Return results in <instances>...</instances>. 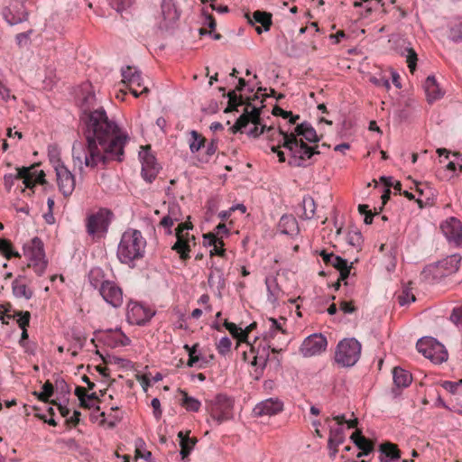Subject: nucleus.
Instances as JSON below:
<instances>
[{
	"mask_svg": "<svg viewBox=\"0 0 462 462\" xmlns=\"http://www.w3.org/2000/svg\"><path fill=\"white\" fill-rule=\"evenodd\" d=\"M86 142L77 141L72 146V159L79 171L83 165L95 168L111 161L122 162L128 135L110 120L103 108L83 113Z\"/></svg>",
	"mask_w": 462,
	"mask_h": 462,
	"instance_id": "f257e3e1",
	"label": "nucleus"
},
{
	"mask_svg": "<svg viewBox=\"0 0 462 462\" xmlns=\"http://www.w3.org/2000/svg\"><path fill=\"white\" fill-rule=\"evenodd\" d=\"M278 135L282 137L283 148L291 152L288 163L292 167H305L308 160L319 153L318 145L310 146L304 142L317 143L319 140L316 130L309 123L297 125L291 133L279 128Z\"/></svg>",
	"mask_w": 462,
	"mask_h": 462,
	"instance_id": "f03ea898",
	"label": "nucleus"
},
{
	"mask_svg": "<svg viewBox=\"0 0 462 462\" xmlns=\"http://www.w3.org/2000/svg\"><path fill=\"white\" fill-rule=\"evenodd\" d=\"M146 241L142 233L136 229H127L122 235L117 257L122 263L130 265L135 260L143 258Z\"/></svg>",
	"mask_w": 462,
	"mask_h": 462,
	"instance_id": "7ed1b4c3",
	"label": "nucleus"
},
{
	"mask_svg": "<svg viewBox=\"0 0 462 462\" xmlns=\"http://www.w3.org/2000/svg\"><path fill=\"white\" fill-rule=\"evenodd\" d=\"M261 118H260V109L255 106H252L251 103H246V107L245 112L239 116L236 120V124L231 127L232 133L236 134L237 132H243V129L245 128L249 123L253 124V127L248 130V134L253 137H258L264 132L267 134V137L270 139H274V134H278V131H276L273 126L266 127L265 125H261Z\"/></svg>",
	"mask_w": 462,
	"mask_h": 462,
	"instance_id": "20e7f679",
	"label": "nucleus"
},
{
	"mask_svg": "<svg viewBox=\"0 0 462 462\" xmlns=\"http://www.w3.org/2000/svg\"><path fill=\"white\" fill-rule=\"evenodd\" d=\"M461 255L451 254L434 264L427 266L424 271L426 280L430 283H439L445 278L456 273L461 263Z\"/></svg>",
	"mask_w": 462,
	"mask_h": 462,
	"instance_id": "39448f33",
	"label": "nucleus"
},
{
	"mask_svg": "<svg viewBox=\"0 0 462 462\" xmlns=\"http://www.w3.org/2000/svg\"><path fill=\"white\" fill-rule=\"evenodd\" d=\"M193 228V225L189 221L180 223L175 229L176 242L171 246L182 261H187L190 258L189 252L191 246L196 245V238L194 235L189 234V230Z\"/></svg>",
	"mask_w": 462,
	"mask_h": 462,
	"instance_id": "423d86ee",
	"label": "nucleus"
},
{
	"mask_svg": "<svg viewBox=\"0 0 462 462\" xmlns=\"http://www.w3.org/2000/svg\"><path fill=\"white\" fill-rule=\"evenodd\" d=\"M416 347L420 353L434 364H442L448 360V354L445 346L434 337H425L420 338Z\"/></svg>",
	"mask_w": 462,
	"mask_h": 462,
	"instance_id": "0eeeda50",
	"label": "nucleus"
},
{
	"mask_svg": "<svg viewBox=\"0 0 462 462\" xmlns=\"http://www.w3.org/2000/svg\"><path fill=\"white\" fill-rule=\"evenodd\" d=\"M361 345L355 338L343 339L337 346L335 360L342 366H352L359 359Z\"/></svg>",
	"mask_w": 462,
	"mask_h": 462,
	"instance_id": "6e6552de",
	"label": "nucleus"
},
{
	"mask_svg": "<svg viewBox=\"0 0 462 462\" xmlns=\"http://www.w3.org/2000/svg\"><path fill=\"white\" fill-rule=\"evenodd\" d=\"M113 213L107 208H99L97 212L88 215L86 222L87 232L89 236L102 237L108 229Z\"/></svg>",
	"mask_w": 462,
	"mask_h": 462,
	"instance_id": "1a4fd4ad",
	"label": "nucleus"
},
{
	"mask_svg": "<svg viewBox=\"0 0 462 462\" xmlns=\"http://www.w3.org/2000/svg\"><path fill=\"white\" fill-rule=\"evenodd\" d=\"M24 250L25 255L29 258L28 267L32 268L38 275H42L47 266L42 240L38 237L32 238L31 242L25 245Z\"/></svg>",
	"mask_w": 462,
	"mask_h": 462,
	"instance_id": "9d476101",
	"label": "nucleus"
},
{
	"mask_svg": "<svg viewBox=\"0 0 462 462\" xmlns=\"http://www.w3.org/2000/svg\"><path fill=\"white\" fill-rule=\"evenodd\" d=\"M208 412L212 420L218 425L233 418V401L219 394L208 406Z\"/></svg>",
	"mask_w": 462,
	"mask_h": 462,
	"instance_id": "9b49d317",
	"label": "nucleus"
},
{
	"mask_svg": "<svg viewBox=\"0 0 462 462\" xmlns=\"http://www.w3.org/2000/svg\"><path fill=\"white\" fill-rule=\"evenodd\" d=\"M122 83L126 86L135 97L149 92V88L143 86L141 71L135 67L127 66L122 69Z\"/></svg>",
	"mask_w": 462,
	"mask_h": 462,
	"instance_id": "f8f14e48",
	"label": "nucleus"
},
{
	"mask_svg": "<svg viewBox=\"0 0 462 462\" xmlns=\"http://www.w3.org/2000/svg\"><path fill=\"white\" fill-rule=\"evenodd\" d=\"M54 169L60 191L64 197H69L75 189V176L60 160L56 161Z\"/></svg>",
	"mask_w": 462,
	"mask_h": 462,
	"instance_id": "ddd939ff",
	"label": "nucleus"
},
{
	"mask_svg": "<svg viewBox=\"0 0 462 462\" xmlns=\"http://www.w3.org/2000/svg\"><path fill=\"white\" fill-rule=\"evenodd\" d=\"M0 14L8 26H15L28 19V13L23 5L17 2H9L5 5Z\"/></svg>",
	"mask_w": 462,
	"mask_h": 462,
	"instance_id": "4468645a",
	"label": "nucleus"
},
{
	"mask_svg": "<svg viewBox=\"0 0 462 462\" xmlns=\"http://www.w3.org/2000/svg\"><path fill=\"white\" fill-rule=\"evenodd\" d=\"M319 255L322 257V260L326 264L331 265L339 271V278L334 285L335 289L338 290L340 287V282L346 281L348 278L350 270L352 268V263L349 264L346 259L335 255L333 253H328L325 250H322L319 253Z\"/></svg>",
	"mask_w": 462,
	"mask_h": 462,
	"instance_id": "2eb2a0df",
	"label": "nucleus"
},
{
	"mask_svg": "<svg viewBox=\"0 0 462 462\" xmlns=\"http://www.w3.org/2000/svg\"><path fill=\"white\" fill-rule=\"evenodd\" d=\"M440 229L449 244L462 246V224L457 217H451L443 221Z\"/></svg>",
	"mask_w": 462,
	"mask_h": 462,
	"instance_id": "dca6fc26",
	"label": "nucleus"
},
{
	"mask_svg": "<svg viewBox=\"0 0 462 462\" xmlns=\"http://www.w3.org/2000/svg\"><path fill=\"white\" fill-rule=\"evenodd\" d=\"M390 42H393L394 50L402 56L406 57V61L408 63V67L411 73L416 69L417 65V53L411 47V42H407L403 38L394 37L393 36L390 40Z\"/></svg>",
	"mask_w": 462,
	"mask_h": 462,
	"instance_id": "f3484780",
	"label": "nucleus"
},
{
	"mask_svg": "<svg viewBox=\"0 0 462 462\" xmlns=\"http://www.w3.org/2000/svg\"><path fill=\"white\" fill-rule=\"evenodd\" d=\"M99 294L104 300L114 308H118L123 304L122 289L114 282L102 283Z\"/></svg>",
	"mask_w": 462,
	"mask_h": 462,
	"instance_id": "a211bd4d",
	"label": "nucleus"
},
{
	"mask_svg": "<svg viewBox=\"0 0 462 462\" xmlns=\"http://www.w3.org/2000/svg\"><path fill=\"white\" fill-rule=\"evenodd\" d=\"M142 160V175L143 179L152 182L159 172V165L155 157L150 152V146H146L143 152L140 153Z\"/></svg>",
	"mask_w": 462,
	"mask_h": 462,
	"instance_id": "6ab92c4d",
	"label": "nucleus"
},
{
	"mask_svg": "<svg viewBox=\"0 0 462 462\" xmlns=\"http://www.w3.org/2000/svg\"><path fill=\"white\" fill-rule=\"evenodd\" d=\"M327 339L322 335L314 334L308 337L300 346V352L304 356H312L325 351Z\"/></svg>",
	"mask_w": 462,
	"mask_h": 462,
	"instance_id": "aec40b11",
	"label": "nucleus"
},
{
	"mask_svg": "<svg viewBox=\"0 0 462 462\" xmlns=\"http://www.w3.org/2000/svg\"><path fill=\"white\" fill-rule=\"evenodd\" d=\"M18 177L23 179V184L28 189L33 188L36 184L46 183L44 171H37L34 166L18 168Z\"/></svg>",
	"mask_w": 462,
	"mask_h": 462,
	"instance_id": "412c9836",
	"label": "nucleus"
},
{
	"mask_svg": "<svg viewBox=\"0 0 462 462\" xmlns=\"http://www.w3.org/2000/svg\"><path fill=\"white\" fill-rule=\"evenodd\" d=\"M167 214L162 218L160 225L166 229L167 235H171V226L182 219L180 206L176 202H170Z\"/></svg>",
	"mask_w": 462,
	"mask_h": 462,
	"instance_id": "4be33fe9",
	"label": "nucleus"
},
{
	"mask_svg": "<svg viewBox=\"0 0 462 462\" xmlns=\"http://www.w3.org/2000/svg\"><path fill=\"white\" fill-rule=\"evenodd\" d=\"M152 317V313L140 303L134 302L128 306L127 318L131 323L143 325Z\"/></svg>",
	"mask_w": 462,
	"mask_h": 462,
	"instance_id": "5701e85b",
	"label": "nucleus"
},
{
	"mask_svg": "<svg viewBox=\"0 0 462 462\" xmlns=\"http://www.w3.org/2000/svg\"><path fill=\"white\" fill-rule=\"evenodd\" d=\"M283 410V403L278 399H267L258 403L254 409V412L257 416H273L280 413Z\"/></svg>",
	"mask_w": 462,
	"mask_h": 462,
	"instance_id": "b1692460",
	"label": "nucleus"
},
{
	"mask_svg": "<svg viewBox=\"0 0 462 462\" xmlns=\"http://www.w3.org/2000/svg\"><path fill=\"white\" fill-rule=\"evenodd\" d=\"M423 88L429 103H433L434 101L441 98L444 95V92L439 86L436 78L432 75L429 76L425 79Z\"/></svg>",
	"mask_w": 462,
	"mask_h": 462,
	"instance_id": "393cba45",
	"label": "nucleus"
},
{
	"mask_svg": "<svg viewBox=\"0 0 462 462\" xmlns=\"http://www.w3.org/2000/svg\"><path fill=\"white\" fill-rule=\"evenodd\" d=\"M377 451L380 453V462H393L401 457V452L397 445L391 442L380 444Z\"/></svg>",
	"mask_w": 462,
	"mask_h": 462,
	"instance_id": "a878e982",
	"label": "nucleus"
},
{
	"mask_svg": "<svg viewBox=\"0 0 462 462\" xmlns=\"http://www.w3.org/2000/svg\"><path fill=\"white\" fill-rule=\"evenodd\" d=\"M162 14L166 26L174 23L180 18V12L177 9L174 0H162Z\"/></svg>",
	"mask_w": 462,
	"mask_h": 462,
	"instance_id": "bb28decb",
	"label": "nucleus"
},
{
	"mask_svg": "<svg viewBox=\"0 0 462 462\" xmlns=\"http://www.w3.org/2000/svg\"><path fill=\"white\" fill-rule=\"evenodd\" d=\"M205 244L213 246L210 250V256L217 255L220 257L226 256V250L224 249V242L213 233L204 235Z\"/></svg>",
	"mask_w": 462,
	"mask_h": 462,
	"instance_id": "cd10ccee",
	"label": "nucleus"
},
{
	"mask_svg": "<svg viewBox=\"0 0 462 462\" xmlns=\"http://www.w3.org/2000/svg\"><path fill=\"white\" fill-rule=\"evenodd\" d=\"M13 293L16 298H24L25 300H30L33 291L31 290L26 282L25 278L23 276H18L12 283Z\"/></svg>",
	"mask_w": 462,
	"mask_h": 462,
	"instance_id": "c85d7f7f",
	"label": "nucleus"
},
{
	"mask_svg": "<svg viewBox=\"0 0 462 462\" xmlns=\"http://www.w3.org/2000/svg\"><path fill=\"white\" fill-rule=\"evenodd\" d=\"M390 79H392V82L396 88L399 89L402 88L400 75L396 70L393 69L385 71L384 74L380 77V79H377V88L382 87L385 90H388L391 88Z\"/></svg>",
	"mask_w": 462,
	"mask_h": 462,
	"instance_id": "c756f323",
	"label": "nucleus"
},
{
	"mask_svg": "<svg viewBox=\"0 0 462 462\" xmlns=\"http://www.w3.org/2000/svg\"><path fill=\"white\" fill-rule=\"evenodd\" d=\"M350 438L356 445V447L361 450L357 455L358 457H362L363 455H367L373 450V442L365 438L359 430L353 432Z\"/></svg>",
	"mask_w": 462,
	"mask_h": 462,
	"instance_id": "7c9ffc66",
	"label": "nucleus"
},
{
	"mask_svg": "<svg viewBox=\"0 0 462 462\" xmlns=\"http://www.w3.org/2000/svg\"><path fill=\"white\" fill-rule=\"evenodd\" d=\"M269 331L266 334L265 337H270L272 339H275L276 337L281 334L283 336H287V331L283 328V325L286 323V319L280 318L279 319L269 318Z\"/></svg>",
	"mask_w": 462,
	"mask_h": 462,
	"instance_id": "2f4dec72",
	"label": "nucleus"
},
{
	"mask_svg": "<svg viewBox=\"0 0 462 462\" xmlns=\"http://www.w3.org/2000/svg\"><path fill=\"white\" fill-rule=\"evenodd\" d=\"M396 241L391 243L388 246L386 244H382L380 251L389 250V254L385 255V261L383 263L387 273H392L396 267V255H395Z\"/></svg>",
	"mask_w": 462,
	"mask_h": 462,
	"instance_id": "473e14b6",
	"label": "nucleus"
},
{
	"mask_svg": "<svg viewBox=\"0 0 462 462\" xmlns=\"http://www.w3.org/2000/svg\"><path fill=\"white\" fill-rule=\"evenodd\" d=\"M249 355L252 356V361L250 362L252 365L264 366L269 357V352L266 346L260 349V347L256 348L255 345L250 346Z\"/></svg>",
	"mask_w": 462,
	"mask_h": 462,
	"instance_id": "72a5a7b5",
	"label": "nucleus"
},
{
	"mask_svg": "<svg viewBox=\"0 0 462 462\" xmlns=\"http://www.w3.org/2000/svg\"><path fill=\"white\" fill-rule=\"evenodd\" d=\"M393 383L397 387H403V388L408 387L412 381L411 374L408 371H406L401 367L393 368Z\"/></svg>",
	"mask_w": 462,
	"mask_h": 462,
	"instance_id": "f704fd0d",
	"label": "nucleus"
},
{
	"mask_svg": "<svg viewBox=\"0 0 462 462\" xmlns=\"http://www.w3.org/2000/svg\"><path fill=\"white\" fill-rule=\"evenodd\" d=\"M178 437L180 439V455H181L182 458H185L190 454L195 444L197 443V439H190L188 436V433L184 434L182 431H180L178 433Z\"/></svg>",
	"mask_w": 462,
	"mask_h": 462,
	"instance_id": "c9c22d12",
	"label": "nucleus"
},
{
	"mask_svg": "<svg viewBox=\"0 0 462 462\" xmlns=\"http://www.w3.org/2000/svg\"><path fill=\"white\" fill-rule=\"evenodd\" d=\"M345 430L343 427H330L328 447L332 448L334 446H339L345 441Z\"/></svg>",
	"mask_w": 462,
	"mask_h": 462,
	"instance_id": "e433bc0d",
	"label": "nucleus"
},
{
	"mask_svg": "<svg viewBox=\"0 0 462 462\" xmlns=\"http://www.w3.org/2000/svg\"><path fill=\"white\" fill-rule=\"evenodd\" d=\"M24 311L15 310L11 303L2 304L0 307V319L3 323H8L9 319H16L20 318V313Z\"/></svg>",
	"mask_w": 462,
	"mask_h": 462,
	"instance_id": "4c0bfd02",
	"label": "nucleus"
},
{
	"mask_svg": "<svg viewBox=\"0 0 462 462\" xmlns=\"http://www.w3.org/2000/svg\"><path fill=\"white\" fill-rule=\"evenodd\" d=\"M249 23L254 25L255 23H260L263 29H270L272 25V14L263 11H255L253 14V20L248 18Z\"/></svg>",
	"mask_w": 462,
	"mask_h": 462,
	"instance_id": "58836bf2",
	"label": "nucleus"
},
{
	"mask_svg": "<svg viewBox=\"0 0 462 462\" xmlns=\"http://www.w3.org/2000/svg\"><path fill=\"white\" fill-rule=\"evenodd\" d=\"M356 8H358L357 11L362 19L368 18L372 15L374 7V0H361L356 1L354 4Z\"/></svg>",
	"mask_w": 462,
	"mask_h": 462,
	"instance_id": "ea45409f",
	"label": "nucleus"
},
{
	"mask_svg": "<svg viewBox=\"0 0 462 462\" xmlns=\"http://www.w3.org/2000/svg\"><path fill=\"white\" fill-rule=\"evenodd\" d=\"M205 143L206 138L201 134L195 130L190 132L189 146L192 153L199 152L203 146H205Z\"/></svg>",
	"mask_w": 462,
	"mask_h": 462,
	"instance_id": "a19ab883",
	"label": "nucleus"
},
{
	"mask_svg": "<svg viewBox=\"0 0 462 462\" xmlns=\"http://www.w3.org/2000/svg\"><path fill=\"white\" fill-rule=\"evenodd\" d=\"M228 97V104L225 109V113L238 111L237 107L245 104L242 96L237 95L236 90H231L226 94Z\"/></svg>",
	"mask_w": 462,
	"mask_h": 462,
	"instance_id": "79ce46f5",
	"label": "nucleus"
},
{
	"mask_svg": "<svg viewBox=\"0 0 462 462\" xmlns=\"http://www.w3.org/2000/svg\"><path fill=\"white\" fill-rule=\"evenodd\" d=\"M30 319H31V313L29 311H24L23 313H20V318L17 319V324L20 327V328L23 330L21 338H20L21 346H23V342L28 339L27 328L29 327Z\"/></svg>",
	"mask_w": 462,
	"mask_h": 462,
	"instance_id": "37998d69",
	"label": "nucleus"
},
{
	"mask_svg": "<svg viewBox=\"0 0 462 462\" xmlns=\"http://www.w3.org/2000/svg\"><path fill=\"white\" fill-rule=\"evenodd\" d=\"M88 280L90 284L98 291L100 290L102 283L108 282V280H105L103 271L99 268L92 269L88 274Z\"/></svg>",
	"mask_w": 462,
	"mask_h": 462,
	"instance_id": "c03bdc74",
	"label": "nucleus"
},
{
	"mask_svg": "<svg viewBox=\"0 0 462 462\" xmlns=\"http://www.w3.org/2000/svg\"><path fill=\"white\" fill-rule=\"evenodd\" d=\"M277 339V343L274 342L275 339H272L270 337H265L266 346L268 349H271L273 353H279L283 350V346L287 345L286 336L279 334Z\"/></svg>",
	"mask_w": 462,
	"mask_h": 462,
	"instance_id": "a18cd8bd",
	"label": "nucleus"
},
{
	"mask_svg": "<svg viewBox=\"0 0 462 462\" xmlns=\"http://www.w3.org/2000/svg\"><path fill=\"white\" fill-rule=\"evenodd\" d=\"M208 282L209 286H217V288H224L225 280L223 277V272L219 268L213 269L208 278Z\"/></svg>",
	"mask_w": 462,
	"mask_h": 462,
	"instance_id": "49530a36",
	"label": "nucleus"
},
{
	"mask_svg": "<svg viewBox=\"0 0 462 462\" xmlns=\"http://www.w3.org/2000/svg\"><path fill=\"white\" fill-rule=\"evenodd\" d=\"M182 394L181 405L189 411H198L200 409L201 403L199 400L190 397L184 391L180 392Z\"/></svg>",
	"mask_w": 462,
	"mask_h": 462,
	"instance_id": "de8ad7c7",
	"label": "nucleus"
},
{
	"mask_svg": "<svg viewBox=\"0 0 462 462\" xmlns=\"http://www.w3.org/2000/svg\"><path fill=\"white\" fill-rule=\"evenodd\" d=\"M223 325L233 336V337L237 339L238 343L245 342V333L243 332L242 328L237 327L235 323L229 322L226 319L224 321Z\"/></svg>",
	"mask_w": 462,
	"mask_h": 462,
	"instance_id": "09e8293b",
	"label": "nucleus"
},
{
	"mask_svg": "<svg viewBox=\"0 0 462 462\" xmlns=\"http://www.w3.org/2000/svg\"><path fill=\"white\" fill-rule=\"evenodd\" d=\"M279 226L282 228V231L285 234H292L297 230L296 219L291 216L282 217Z\"/></svg>",
	"mask_w": 462,
	"mask_h": 462,
	"instance_id": "8fccbe9b",
	"label": "nucleus"
},
{
	"mask_svg": "<svg viewBox=\"0 0 462 462\" xmlns=\"http://www.w3.org/2000/svg\"><path fill=\"white\" fill-rule=\"evenodd\" d=\"M0 254H2L6 259L20 257V254L14 250L12 243L6 239L0 240Z\"/></svg>",
	"mask_w": 462,
	"mask_h": 462,
	"instance_id": "3c124183",
	"label": "nucleus"
},
{
	"mask_svg": "<svg viewBox=\"0 0 462 462\" xmlns=\"http://www.w3.org/2000/svg\"><path fill=\"white\" fill-rule=\"evenodd\" d=\"M416 300L414 294L411 292V289L407 286L402 288L401 293L397 296V301L401 306H406L411 302Z\"/></svg>",
	"mask_w": 462,
	"mask_h": 462,
	"instance_id": "603ef678",
	"label": "nucleus"
},
{
	"mask_svg": "<svg viewBox=\"0 0 462 462\" xmlns=\"http://www.w3.org/2000/svg\"><path fill=\"white\" fill-rule=\"evenodd\" d=\"M108 5L116 12L121 13L131 7L134 0H106Z\"/></svg>",
	"mask_w": 462,
	"mask_h": 462,
	"instance_id": "864d4df0",
	"label": "nucleus"
},
{
	"mask_svg": "<svg viewBox=\"0 0 462 462\" xmlns=\"http://www.w3.org/2000/svg\"><path fill=\"white\" fill-rule=\"evenodd\" d=\"M379 180L384 187L393 188V189L395 190L394 194H402L401 182L395 180L393 177L382 176Z\"/></svg>",
	"mask_w": 462,
	"mask_h": 462,
	"instance_id": "5fc2aeb1",
	"label": "nucleus"
},
{
	"mask_svg": "<svg viewBox=\"0 0 462 462\" xmlns=\"http://www.w3.org/2000/svg\"><path fill=\"white\" fill-rule=\"evenodd\" d=\"M273 114L274 116H280L282 118H289L291 125H295L297 123V121L300 119L299 115L293 116L291 111H285L277 106L273 107Z\"/></svg>",
	"mask_w": 462,
	"mask_h": 462,
	"instance_id": "6e6d98bb",
	"label": "nucleus"
},
{
	"mask_svg": "<svg viewBox=\"0 0 462 462\" xmlns=\"http://www.w3.org/2000/svg\"><path fill=\"white\" fill-rule=\"evenodd\" d=\"M232 341L229 337H224L217 343V350L221 356H226L231 351Z\"/></svg>",
	"mask_w": 462,
	"mask_h": 462,
	"instance_id": "4d7b16f0",
	"label": "nucleus"
},
{
	"mask_svg": "<svg viewBox=\"0 0 462 462\" xmlns=\"http://www.w3.org/2000/svg\"><path fill=\"white\" fill-rule=\"evenodd\" d=\"M88 394V391L85 387L77 386L75 389V395L79 398L80 402V406L85 409H90L92 405L88 403L86 400Z\"/></svg>",
	"mask_w": 462,
	"mask_h": 462,
	"instance_id": "13d9d810",
	"label": "nucleus"
},
{
	"mask_svg": "<svg viewBox=\"0 0 462 462\" xmlns=\"http://www.w3.org/2000/svg\"><path fill=\"white\" fill-rule=\"evenodd\" d=\"M358 211L360 215L364 216V222L366 225L372 224L374 220V217L375 213H373L372 210L369 209V206L365 204H360L358 206Z\"/></svg>",
	"mask_w": 462,
	"mask_h": 462,
	"instance_id": "bf43d9fd",
	"label": "nucleus"
},
{
	"mask_svg": "<svg viewBox=\"0 0 462 462\" xmlns=\"http://www.w3.org/2000/svg\"><path fill=\"white\" fill-rule=\"evenodd\" d=\"M337 424V427H343L344 424L347 425V429H354L357 425V419L346 420L345 415H337L332 418Z\"/></svg>",
	"mask_w": 462,
	"mask_h": 462,
	"instance_id": "052dcab7",
	"label": "nucleus"
},
{
	"mask_svg": "<svg viewBox=\"0 0 462 462\" xmlns=\"http://www.w3.org/2000/svg\"><path fill=\"white\" fill-rule=\"evenodd\" d=\"M315 203L311 198L303 199L304 216L306 218L310 219L314 216Z\"/></svg>",
	"mask_w": 462,
	"mask_h": 462,
	"instance_id": "680f3d73",
	"label": "nucleus"
},
{
	"mask_svg": "<svg viewBox=\"0 0 462 462\" xmlns=\"http://www.w3.org/2000/svg\"><path fill=\"white\" fill-rule=\"evenodd\" d=\"M15 39H16V43L20 48L26 47L31 42L29 32H23L18 33L16 35Z\"/></svg>",
	"mask_w": 462,
	"mask_h": 462,
	"instance_id": "e2e57ef3",
	"label": "nucleus"
},
{
	"mask_svg": "<svg viewBox=\"0 0 462 462\" xmlns=\"http://www.w3.org/2000/svg\"><path fill=\"white\" fill-rule=\"evenodd\" d=\"M442 386L451 393H457L459 387L462 386V379L457 382L445 381Z\"/></svg>",
	"mask_w": 462,
	"mask_h": 462,
	"instance_id": "0e129e2a",
	"label": "nucleus"
},
{
	"mask_svg": "<svg viewBox=\"0 0 462 462\" xmlns=\"http://www.w3.org/2000/svg\"><path fill=\"white\" fill-rule=\"evenodd\" d=\"M200 39L209 38L210 40L217 41L222 38V35L216 31H199Z\"/></svg>",
	"mask_w": 462,
	"mask_h": 462,
	"instance_id": "69168bd1",
	"label": "nucleus"
},
{
	"mask_svg": "<svg viewBox=\"0 0 462 462\" xmlns=\"http://www.w3.org/2000/svg\"><path fill=\"white\" fill-rule=\"evenodd\" d=\"M450 320L456 325H462V307L453 310L450 315Z\"/></svg>",
	"mask_w": 462,
	"mask_h": 462,
	"instance_id": "338daca9",
	"label": "nucleus"
},
{
	"mask_svg": "<svg viewBox=\"0 0 462 462\" xmlns=\"http://www.w3.org/2000/svg\"><path fill=\"white\" fill-rule=\"evenodd\" d=\"M447 37L454 43H459L462 42V31H448Z\"/></svg>",
	"mask_w": 462,
	"mask_h": 462,
	"instance_id": "774afa93",
	"label": "nucleus"
}]
</instances>
